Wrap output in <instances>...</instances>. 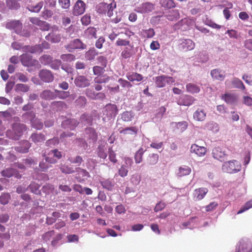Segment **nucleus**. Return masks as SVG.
I'll return each mask as SVG.
<instances>
[{"mask_svg":"<svg viewBox=\"0 0 252 252\" xmlns=\"http://www.w3.org/2000/svg\"><path fill=\"white\" fill-rule=\"evenodd\" d=\"M26 129L25 125L18 123H14L12 125L11 129L6 131V136L10 139L18 140Z\"/></svg>","mask_w":252,"mask_h":252,"instance_id":"obj_1","label":"nucleus"},{"mask_svg":"<svg viewBox=\"0 0 252 252\" xmlns=\"http://www.w3.org/2000/svg\"><path fill=\"white\" fill-rule=\"evenodd\" d=\"M241 164L236 160L233 159L225 161L223 163L221 170L223 172L233 174L239 172L241 170Z\"/></svg>","mask_w":252,"mask_h":252,"instance_id":"obj_2","label":"nucleus"},{"mask_svg":"<svg viewBox=\"0 0 252 252\" xmlns=\"http://www.w3.org/2000/svg\"><path fill=\"white\" fill-rule=\"evenodd\" d=\"M109 3H100L96 7L97 11L100 14H106L111 17L113 15V11L116 7V3L114 0H110Z\"/></svg>","mask_w":252,"mask_h":252,"instance_id":"obj_3","label":"nucleus"},{"mask_svg":"<svg viewBox=\"0 0 252 252\" xmlns=\"http://www.w3.org/2000/svg\"><path fill=\"white\" fill-rule=\"evenodd\" d=\"M6 28L10 30H13L16 33L23 36L29 37L30 32L27 31H22V23L18 20L10 21L7 23Z\"/></svg>","mask_w":252,"mask_h":252,"instance_id":"obj_4","label":"nucleus"},{"mask_svg":"<svg viewBox=\"0 0 252 252\" xmlns=\"http://www.w3.org/2000/svg\"><path fill=\"white\" fill-rule=\"evenodd\" d=\"M252 243L247 238L241 239L237 243L235 252H252Z\"/></svg>","mask_w":252,"mask_h":252,"instance_id":"obj_5","label":"nucleus"},{"mask_svg":"<svg viewBox=\"0 0 252 252\" xmlns=\"http://www.w3.org/2000/svg\"><path fill=\"white\" fill-rule=\"evenodd\" d=\"M157 87L158 88L164 87L166 85H171L175 82L173 77L165 75L158 76L154 78Z\"/></svg>","mask_w":252,"mask_h":252,"instance_id":"obj_6","label":"nucleus"},{"mask_svg":"<svg viewBox=\"0 0 252 252\" xmlns=\"http://www.w3.org/2000/svg\"><path fill=\"white\" fill-rule=\"evenodd\" d=\"M34 113L33 112H26L22 116L26 120H30L33 127L37 129H41L43 127L42 122L37 119L34 118Z\"/></svg>","mask_w":252,"mask_h":252,"instance_id":"obj_7","label":"nucleus"},{"mask_svg":"<svg viewBox=\"0 0 252 252\" xmlns=\"http://www.w3.org/2000/svg\"><path fill=\"white\" fill-rule=\"evenodd\" d=\"M212 156L215 158L220 162H223L227 158V154L226 150L223 147H217L212 150Z\"/></svg>","mask_w":252,"mask_h":252,"instance_id":"obj_8","label":"nucleus"},{"mask_svg":"<svg viewBox=\"0 0 252 252\" xmlns=\"http://www.w3.org/2000/svg\"><path fill=\"white\" fill-rule=\"evenodd\" d=\"M43 156L45 157V161L49 163L54 164L62 158V155L61 152L55 149L50 151L47 156L44 154Z\"/></svg>","mask_w":252,"mask_h":252,"instance_id":"obj_9","label":"nucleus"},{"mask_svg":"<svg viewBox=\"0 0 252 252\" xmlns=\"http://www.w3.org/2000/svg\"><path fill=\"white\" fill-rule=\"evenodd\" d=\"M65 48L69 52H73L75 49L83 50L86 49V45L84 44L80 39H75L65 45Z\"/></svg>","mask_w":252,"mask_h":252,"instance_id":"obj_10","label":"nucleus"},{"mask_svg":"<svg viewBox=\"0 0 252 252\" xmlns=\"http://www.w3.org/2000/svg\"><path fill=\"white\" fill-rule=\"evenodd\" d=\"M86 8V3L83 0H78L73 7L72 14L75 16L80 15L85 12Z\"/></svg>","mask_w":252,"mask_h":252,"instance_id":"obj_11","label":"nucleus"},{"mask_svg":"<svg viewBox=\"0 0 252 252\" xmlns=\"http://www.w3.org/2000/svg\"><path fill=\"white\" fill-rule=\"evenodd\" d=\"M155 6L153 3L147 2L136 6L135 10L137 12L144 14L152 12Z\"/></svg>","mask_w":252,"mask_h":252,"instance_id":"obj_12","label":"nucleus"},{"mask_svg":"<svg viewBox=\"0 0 252 252\" xmlns=\"http://www.w3.org/2000/svg\"><path fill=\"white\" fill-rule=\"evenodd\" d=\"M117 113L118 109L115 104H108L104 108L103 114L107 116L109 119L115 117Z\"/></svg>","mask_w":252,"mask_h":252,"instance_id":"obj_13","label":"nucleus"},{"mask_svg":"<svg viewBox=\"0 0 252 252\" xmlns=\"http://www.w3.org/2000/svg\"><path fill=\"white\" fill-rule=\"evenodd\" d=\"M179 44L180 48L184 51L191 50L195 46L194 43L189 39H181Z\"/></svg>","mask_w":252,"mask_h":252,"instance_id":"obj_14","label":"nucleus"},{"mask_svg":"<svg viewBox=\"0 0 252 252\" xmlns=\"http://www.w3.org/2000/svg\"><path fill=\"white\" fill-rule=\"evenodd\" d=\"M39 76L41 80L46 83L52 82L54 79V75L52 72L47 69L40 70L39 73Z\"/></svg>","mask_w":252,"mask_h":252,"instance_id":"obj_15","label":"nucleus"},{"mask_svg":"<svg viewBox=\"0 0 252 252\" xmlns=\"http://www.w3.org/2000/svg\"><path fill=\"white\" fill-rule=\"evenodd\" d=\"M47 40L52 43H59L61 40V34L59 33L58 28H55V30L50 32L45 36Z\"/></svg>","mask_w":252,"mask_h":252,"instance_id":"obj_16","label":"nucleus"},{"mask_svg":"<svg viewBox=\"0 0 252 252\" xmlns=\"http://www.w3.org/2000/svg\"><path fill=\"white\" fill-rule=\"evenodd\" d=\"M21 61L24 66H33L38 63L37 60H32V56L28 54H24L21 56Z\"/></svg>","mask_w":252,"mask_h":252,"instance_id":"obj_17","label":"nucleus"},{"mask_svg":"<svg viewBox=\"0 0 252 252\" xmlns=\"http://www.w3.org/2000/svg\"><path fill=\"white\" fill-rule=\"evenodd\" d=\"M195 99L192 96L183 95L178 100V104L180 105L190 106L195 101Z\"/></svg>","mask_w":252,"mask_h":252,"instance_id":"obj_18","label":"nucleus"},{"mask_svg":"<svg viewBox=\"0 0 252 252\" xmlns=\"http://www.w3.org/2000/svg\"><path fill=\"white\" fill-rule=\"evenodd\" d=\"M74 83L77 87L85 88L90 86V80L84 76L80 75L75 79Z\"/></svg>","mask_w":252,"mask_h":252,"instance_id":"obj_19","label":"nucleus"},{"mask_svg":"<svg viewBox=\"0 0 252 252\" xmlns=\"http://www.w3.org/2000/svg\"><path fill=\"white\" fill-rule=\"evenodd\" d=\"M208 191V190L206 188H200L195 189L193 193L194 200L198 201L202 199Z\"/></svg>","mask_w":252,"mask_h":252,"instance_id":"obj_20","label":"nucleus"},{"mask_svg":"<svg viewBox=\"0 0 252 252\" xmlns=\"http://www.w3.org/2000/svg\"><path fill=\"white\" fill-rule=\"evenodd\" d=\"M192 24V20L191 19L185 18L179 21L176 26L182 31H187L189 29Z\"/></svg>","mask_w":252,"mask_h":252,"instance_id":"obj_21","label":"nucleus"},{"mask_svg":"<svg viewBox=\"0 0 252 252\" xmlns=\"http://www.w3.org/2000/svg\"><path fill=\"white\" fill-rule=\"evenodd\" d=\"M1 175L3 177L10 178L14 176L17 179L21 178V175L18 171L12 168H7L2 170L1 172Z\"/></svg>","mask_w":252,"mask_h":252,"instance_id":"obj_22","label":"nucleus"},{"mask_svg":"<svg viewBox=\"0 0 252 252\" xmlns=\"http://www.w3.org/2000/svg\"><path fill=\"white\" fill-rule=\"evenodd\" d=\"M190 151L191 153H194L199 157L204 156L206 153V149L203 146H199L194 144L191 146Z\"/></svg>","mask_w":252,"mask_h":252,"instance_id":"obj_23","label":"nucleus"},{"mask_svg":"<svg viewBox=\"0 0 252 252\" xmlns=\"http://www.w3.org/2000/svg\"><path fill=\"white\" fill-rule=\"evenodd\" d=\"M221 98L227 104H233L238 99V96L233 93H226L221 96Z\"/></svg>","mask_w":252,"mask_h":252,"instance_id":"obj_24","label":"nucleus"},{"mask_svg":"<svg viewBox=\"0 0 252 252\" xmlns=\"http://www.w3.org/2000/svg\"><path fill=\"white\" fill-rule=\"evenodd\" d=\"M30 21L32 24L41 27V29L43 31L49 30V25L46 22L40 20L38 18L31 17L30 18Z\"/></svg>","mask_w":252,"mask_h":252,"instance_id":"obj_25","label":"nucleus"},{"mask_svg":"<svg viewBox=\"0 0 252 252\" xmlns=\"http://www.w3.org/2000/svg\"><path fill=\"white\" fill-rule=\"evenodd\" d=\"M191 172V168L187 165H182L176 171V174L179 177H182L189 175Z\"/></svg>","mask_w":252,"mask_h":252,"instance_id":"obj_26","label":"nucleus"},{"mask_svg":"<svg viewBox=\"0 0 252 252\" xmlns=\"http://www.w3.org/2000/svg\"><path fill=\"white\" fill-rule=\"evenodd\" d=\"M100 183L104 189L110 191L113 190L116 185L114 180L110 179L102 180Z\"/></svg>","mask_w":252,"mask_h":252,"instance_id":"obj_27","label":"nucleus"},{"mask_svg":"<svg viewBox=\"0 0 252 252\" xmlns=\"http://www.w3.org/2000/svg\"><path fill=\"white\" fill-rule=\"evenodd\" d=\"M78 124V123L76 120L71 119L63 121L62 125L64 128L73 130L76 127Z\"/></svg>","mask_w":252,"mask_h":252,"instance_id":"obj_28","label":"nucleus"},{"mask_svg":"<svg viewBox=\"0 0 252 252\" xmlns=\"http://www.w3.org/2000/svg\"><path fill=\"white\" fill-rule=\"evenodd\" d=\"M211 75L214 79L223 80L225 78V72L219 68H217L211 70Z\"/></svg>","mask_w":252,"mask_h":252,"instance_id":"obj_29","label":"nucleus"},{"mask_svg":"<svg viewBox=\"0 0 252 252\" xmlns=\"http://www.w3.org/2000/svg\"><path fill=\"white\" fill-rule=\"evenodd\" d=\"M31 145L29 142L27 140L23 141L20 142V145L15 148L16 151L21 153H26L28 152Z\"/></svg>","mask_w":252,"mask_h":252,"instance_id":"obj_30","label":"nucleus"},{"mask_svg":"<svg viewBox=\"0 0 252 252\" xmlns=\"http://www.w3.org/2000/svg\"><path fill=\"white\" fill-rule=\"evenodd\" d=\"M206 116V112L202 109H197L193 114V119L197 121L202 122L205 120Z\"/></svg>","mask_w":252,"mask_h":252,"instance_id":"obj_31","label":"nucleus"},{"mask_svg":"<svg viewBox=\"0 0 252 252\" xmlns=\"http://www.w3.org/2000/svg\"><path fill=\"white\" fill-rule=\"evenodd\" d=\"M41 98L45 100H52L56 98V94L54 92L46 90L43 91L40 94Z\"/></svg>","mask_w":252,"mask_h":252,"instance_id":"obj_32","label":"nucleus"},{"mask_svg":"<svg viewBox=\"0 0 252 252\" xmlns=\"http://www.w3.org/2000/svg\"><path fill=\"white\" fill-rule=\"evenodd\" d=\"M97 155L99 158L103 159H105L107 157V148L104 143H102L99 145L98 147Z\"/></svg>","mask_w":252,"mask_h":252,"instance_id":"obj_33","label":"nucleus"},{"mask_svg":"<svg viewBox=\"0 0 252 252\" xmlns=\"http://www.w3.org/2000/svg\"><path fill=\"white\" fill-rule=\"evenodd\" d=\"M30 138L34 143H41L45 140V136L41 133H34L31 136Z\"/></svg>","mask_w":252,"mask_h":252,"instance_id":"obj_34","label":"nucleus"},{"mask_svg":"<svg viewBox=\"0 0 252 252\" xmlns=\"http://www.w3.org/2000/svg\"><path fill=\"white\" fill-rule=\"evenodd\" d=\"M187 91L191 94L198 93L200 92V87L193 83H188L186 85Z\"/></svg>","mask_w":252,"mask_h":252,"instance_id":"obj_35","label":"nucleus"},{"mask_svg":"<svg viewBox=\"0 0 252 252\" xmlns=\"http://www.w3.org/2000/svg\"><path fill=\"white\" fill-rule=\"evenodd\" d=\"M171 125L173 126H176L181 132H183L188 127V124L186 121H182L178 123L172 122Z\"/></svg>","mask_w":252,"mask_h":252,"instance_id":"obj_36","label":"nucleus"},{"mask_svg":"<svg viewBox=\"0 0 252 252\" xmlns=\"http://www.w3.org/2000/svg\"><path fill=\"white\" fill-rule=\"evenodd\" d=\"M43 5V2L42 1L35 4H31L28 6L27 8L29 11L33 12H38L42 8Z\"/></svg>","mask_w":252,"mask_h":252,"instance_id":"obj_37","label":"nucleus"},{"mask_svg":"<svg viewBox=\"0 0 252 252\" xmlns=\"http://www.w3.org/2000/svg\"><path fill=\"white\" fill-rule=\"evenodd\" d=\"M15 91L18 93H27L30 90V86L24 84H17L15 86Z\"/></svg>","mask_w":252,"mask_h":252,"instance_id":"obj_38","label":"nucleus"},{"mask_svg":"<svg viewBox=\"0 0 252 252\" xmlns=\"http://www.w3.org/2000/svg\"><path fill=\"white\" fill-rule=\"evenodd\" d=\"M140 33L141 36L148 38L153 37L155 34L154 29L152 28L147 30L143 29L141 31Z\"/></svg>","mask_w":252,"mask_h":252,"instance_id":"obj_39","label":"nucleus"},{"mask_svg":"<svg viewBox=\"0 0 252 252\" xmlns=\"http://www.w3.org/2000/svg\"><path fill=\"white\" fill-rule=\"evenodd\" d=\"M127 79L130 81H140L142 80V76L137 73H131L126 75Z\"/></svg>","mask_w":252,"mask_h":252,"instance_id":"obj_40","label":"nucleus"},{"mask_svg":"<svg viewBox=\"0 0 252 252\" xmlns=\"http://www.w3.org/2000/svg\"><path fill=\"white\" fill-rule=\"evenodd\" d=\"M86 133L88 135L87 137L91 139L93 142H94L97 139V134L94 128H88L86 130Z\"/></svg>","mask_w":252,"mask_h":252,"instance_id":"obj_41","label":"nucleus"},{"mask_svg":"<svg viewBox=\"0 0 252 252\" xmlns=\"http://www.w3.org/2000/svg\"><path fill=\"white\" fill-rule=\"evenodd\" d=\"M59 168L63 173L66 174H72L75 172V170L72 167H70L66 164L61 165Z\"/></svg>","mask_w":252,"mask_h":252,"instance_id":"obj_42","label":"nucleus"},{"mask_svg":"<svg viewBox=\"0 0 252 252\" xmlns=\"http://www.w3.org/2000/svg\"><path fill=\"white\" fill-rule=\"evenodd\" d=\"M75 169L76 171L78 173V176H76L75 178L79 182H81V177H86L89 176V173L85 170L80 168H76Z\"/></svg>","mask_w":252,"mask_h":252,"instance_id":"obj_43","label":"nucleus"},{"mask_svg":"<svg viewBox=\"0 0 252 252\" xmlns=\"http://www.w3.org/2000/svg\"><path fill=\"white\" fill-rule=\"evenodd\" d=\"M53 58L48 55H44L39 58V61L40 63L46 65L50 64L52 62Z\"/></svg>","mask_w":252,"mask_h":252,"instance_id":"obj_44","label":"nucleus"},{"mask_svg":"<svg viewBox=\"0 0 252 252\" xmlns=\"http://www.w3.org/2000/svg\"><path fill=\"white\" fill-rule=\"evenodd\" d=\"M232 84L235 88L242 89L244 90L245 89V87L243 84V83L239 79L237 78H234L232 79Z\"/></svg>","mask_w":252,"mask_h":252,"instance_id":"obj_45","label":"nucleus"},{"mask_svg":"<svg viewBox=\"0 0 252 252\" xmlns=\"http://www.w3.org/2000/svg\"><path fill=\"white\" fill-rule=\"evenodd\" d=\"M158 160V155L157 154H152L149 156L147 161L149 164L153 165L156 164Z\"/></svg>","mask_w":252,"mask_h":252,"instance_id":"obj_46","label":"nucleus"},{"mask_svg":"<svg viewBox=\"0 0 252 252\" xmlns=\"http://www.w3.org/2000/svg\"><path fill=\"white\" fill-rule=\"evenodd\" d=\"M145 150L141 148L138 151L136 152L135 155V161L136 163H139L142 161V157Z\"/></svg>","mask_w":252,"mask_h":252,"instance_id":"obj_47","label":"nucleus"},{"mask_svg":"<svg viewBox=\"0 0 252 252\" xmlns=\"http://www.w3.org/2000/svg\"><path fill=\"white\" fill-rule=\"evenodd\" d=\"M55 93L56 94V98L58 97L60 99H65L69 95V92L67 91L64 92L55 90Z\"/></svg>","mask_w":252,"mask_h":252,"instance_id":"obj_48","label":"nucleus"},{"mask_svg":"<svg viewBox=\"0 0 252 252\" xmlns=\"http://www.w3.org/2000/svg\"><path fill=\"white\" fill-rule=\"evenodd\" d=\"M97 53L95 50L93 49L88 51L85 54V58L87 60L91 61L94 59Z\"/></svg>","mask_w":252,"mask_h":252,"instance_id":"obj_49","label":"nucleus"},{"mask_svg":"<svg viewBox=\"0 0 252 252\" xmlns=\"http://www.w3.org/2000/svg\"><path fill=\"white\" fill-rule=\"evenodd\" d=\"M160 4L163 7L171 8L175 6L173 0H160Z\"/></svg>","mask_w":252,"mask_h":252,"instance_id":"obj_50","label":"nucleus"},{"mask_svg":"<svg viewBox=\"0 0 252 252\" xmlns=\"http://www.w3.org/2000/svg\"><path fill=\"white\" fill-rule=\"evenodd\" d=\"M137 132V128L136 127H130L125 128L120 131L121 133L124 134H135Z\"/></svg>","mask_w":252,"mask_h":252,"instance_id":"obj_51","label":"nucleus"},{"mask_svg":"<svg viewBox=\"0 0 252 252\" xmlns=\"http://www.w3.org/2000/svg\"><path fill=\"white\" fill-rule=\"evenodd\" d=\"M134 114L131 112L126 111L121 115L122 119L125 122L130 121L133 117Z\"/></svg>","mask_w":252,"mask_h":252,"instance_id":"obj_52","label":"nucleus"},{"mask_svg":"<svg viewBox=\"0 0 252 252\" xmlns=\"http://www.w3.org/2000/svg\"><path fill=\"white\" fill-rule=\"evenodd\" d=\"M206 126L208 129L212 130L213 132H218L219 130V125L214 122L207 123Z\"/></svg>","mask_w":252,"mask_h":252,"instance_id":"obj_53","label":"nucleus"},{"mask_svg":"<svg viewBox=\"0 0 252 252\" xmlns=\"http://www.w3.org/2000/svg\"><path fill=\"white\" fill-rule=\"evenodd\" d=\"M179 16V14L177 10H172L166 15V17L169 20L173 21L177 19Z\"/></svg>","mask_w":252,"mask_h":252,"instance_id":"obj_54","label":"nucleus"},{"mask_svg":"<svg viewBox=\"0 0 252 252\" xmlns=\"http://www.w3.org/2000/svg\"><path fill=\"white\" fill-rule=\"evenodd\" d=\"M7 6L11 9H17L19 4L15 0H6Z\"/></svg>","mask_w":252,"mask_h":252,"instance_id":"obj_55","label":"nucleus"},{"mask_svg":"<svg viewBox=\"0 0 252 252\" xmlns=\"http://www.w3.org/2000/svg\"><path fill=\"white\" fill-rule=\"evenodd\" d=\"M87 100L85 96H80L75 101V105L79 107H84L86 104Z\"/></svg>","mask_w":252,"mask_h":252,"instance_id":"obj_56","label":"nucleus"},{"mask_svg":"<svg viewBox=\"0 0 252 252\" xmlns=\"http://www.w3.org/2000/svg\"><path fill=\"white\" fill-rule=\"evenodd\" d=\"M141 181V176L138 173L133 174L130 179L131 183L135 186H137L139 184Z\"/></svg>","mask_w":252,"mask_h":252,"instance_id":"obj_57","label":"nucleus"},{"mask_svg":"<svg viewBox=\"0 0 252 252\" xmlns=\"http://www.w3.org/2000/svg\"><path fill=\"white\" fill-rule=\"evenodd\" d=\"M41 48V45L38 44L33 46H29L28 50L31 53H39L42 52Z\"/></svg>","mask_w":252,"mask_h":252,"instance_id":"obj_58","label":"nucleus"},{"mask_svg":"<svg viewBox=\"0 0 252 252\" xmlns=\"http://www.w3.org/2000/svg\"><path fill=\"white\" fill-rule=\"evenodd\" d=\"M67 160L71 163L76 164L79 165L83 161L82 158L80 156L75 157H69Z\"/></svg>","mask_w":252,"mask_h":252,"instance_id":"obj_59","label":"nucleus"},{"mask_svg":"<svg viewBox=\"0 0 252 252\" xmlns=\"http://www.w3.org/2000/svg\"><path fill=\"white\" fill-rule=\"evenodd\" d=\"M55 235V232L53 230L49 231L48 232H47L45 233L44 234L42 235V238L43 240L47 242L49 241H50L51 238L53 237Z\"/></svg>","mask_w":252,"mask_h":252,"instance_id":"obj_60","label":"nucleus"},{"mask_svg":"<svg viewBox=\"0 0 252 252\" xmlns=\"http://www.w3.org/2000/svg\"><path fill=\"white\" fill-rule=\"evenodd\" d=\"M128 169L129 168H128L126 165L123 164L119 169V175L122 177L126 176L128 172Z\"/></svg>","mask_w":252,"mask_h":252,"instance_id":"obj_61","label":"nucleus"},{"mask_svg":"<svg viewBox=\"0 0 252 252\" xmlns=\"http://www.w3.org/2000/svg\"><path fill=\"white\" fill-rule=\"evenodd\" d=\"M109 78L108 76L106 75L103 76H98L95 77L94 79V81L95 83L99 84V83H106L108 81Z\"/></svg>","mask_w":252,"mask_h":252,"instance_id":"obj_62","label":"nucleus"},{"mask_svg":"<svg viewBox=\"0 0 252 252\" xmlns=\"http://www.w3.org/2000/svg\"><path fill=\"white\" fill-rule=\"evenodd\" d=\"M252 207V200L246 202L245 204L237 212L238 214H241Z\"/></svg>","mask_w":252,"mask_h":252,"instance_id":"obj_63","label":"nucleus"},{"mask_svg":"<svg viewBox=\"0 0 252 252\" xmlns=\"http://www.w3.org/2000/svg\"><path fill=\"white\" fill-rule=\"evenodd\" d=\"M10 198V196L8 193H2L0 196V202L3 205L7 204Z\"/></svg>","mask_w":252,"mask_h":252,"instance_id":"obj_64","label":"nucleus"}]
</instances>
